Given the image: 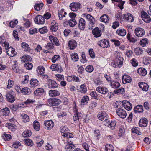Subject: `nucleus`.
I'll return each instance as SVG.
<instances>
[{"instance_id": "obj_37", "label": "nucleus", "mask_w": 151, "mask_h": 151, "mask_svg": "<svg viewBox=\"0 0 151 151\" xmlns=\"http://www.w3.org/2000/svg\"><path fill=\"white\" fill-rule=\"evenodd\" d=\"M43 6V3L37 4L35 5V9L37 11H39L41 9Z\"/></svg>"}, {"instance_id": "obj_17", "label": "nucleus", "mask_w": 151, "mask_h": 151, "mask_svg": "<svg viewBox=\"0 0 151 151\" xmlns=\"http://www.w3.org/2000/svg\"><path fill=\"white\" fill-rule=\"evenodd\" d=\"M148 121L146 118L141 119L139 122V125L140 127H146L147 126Z\"/></svg>"}, {"instance_id": "obj_14", "label": "nucleus", "mask_w": 151, "mask_h": 151, "mask_svg": "<svg viewBox=\"0 0 151 151\" xmlns=\"http://www.w3.org/2000/svg\"><path fill=\"white\" fill-rule=\"evenodd\" d=\"M86 22L85 19L83 18H81L79 20L78 26L81 30L84 29L85 27Z\"/></svg>"}, {"instance_id": "obj_25", "label": "nucleus", "mask_w": 151, "mask_h": 151, "mask_svg": "<svg viewBox=\"0 0 151 151\" xmlns=\"http://www.w3.org/2000/svg\"><path fill=\"white\" fill-rule=\"evenodd\" d=\"M45 69L42 66H39L37 68V71L39 76H42L44 73Z\"/></svg>"}, {"instance_id": "obj_31", "label": "nucleus", "mask_w": 151, "mask_h": 151, "mask_svg": "<svg viewBox=\"0 0 151 151\" xmlns=\"http://www.w3.org/2000/svg\"><path fill=\"white\" fill-rule=\"evenodd\" d=\"M123 59L122 57H119L116 58L115 62L120 67L123 64Z\"/></svg>"}, {"instance_id": "obj_40", "label": "nucleus", "mask_w": 151, "mask_h": 151, "mask_svg": "<svg viewBox=\"0 0 151 151\" xmlns=\"http://www.w3.org/2000/svg\"><path fill=\"white\" fill-rule=\"evenodd\" d=\"M71 58L72 60L75 62L77 61L79 59L78 55L76 53H73L71 55Z\"/></svg>"}, {"instance_id": "obj_61", "label": "nucleus", "mask_w": 151, "mask_h": 151, "mask_svg": "<svg viewBox=\"0 0 151 151\" xmlns=\"http://www.w3.org/2000/svg\"><path fill=\"white\" fill-rule=\"evenodd\" d=\"M90 95L92 97H94L95 99H98L99 98V96L96 92L92 91L90 93Z\"/></svg>"}, {"instance_id": "obj_27", "label": "nucleus", "mask_w": 151, "mask_h": 151, "mask_svg": "<svg viewBox=\"0 0 151 151\" xmlns=\"http://www.w3.org/2000/svg\"><path fill=\"white\" fill-rule=\"evenodd\" d=\"M44 93V90L43 89L40 88L37 89L34 92V94L35 95L37 96L41 95L42 94Z\"/></svg>"}, {"instance_id": "obj_63", "label": "nucleus", "mask_w": 151, "mask_h": 151, "mask_svg": "<svg viewBox=\"0 0 151 151\" xmlns=\"http://www.w3.org/2000/svg\"><path fill=\"white\" fill-rule=\"evenodd\" d=\"M119 2V3L117 4V6L119 7L121 9H122L124 8L123 5L125 3V2L124 1H122Z\"/></svg>"}, {"instance_id": "obj_8", "label": "nucleus", "mask_w": 151, "mask_h": 151, "mask_svg": "<svg viewBox=\"0 0 151 151\" xmlns=\"http://www.w3.org/2000/svg\"><path fill=\"white\" fill-rule=\"evenodd\" d=\"M135 33L136 35L138 37H142L145 34L144 30L142 28H138L135 29Z\"/></svg>"}, {"instance_id": "obj_36", "label": "nucleus", "mask_w": 151, "mask_h": 151, "mask_svg": "<svg viewBox=\"0 0 151 151\" xmlns=\"http://www.w3.org/2000/svg\"><path fill=\"white\" fill-rule=\"evenodd\" d=\"M89 98L88 96H86L83 97L82 99L81 103L82 105H84L87 103L89 100Z\"/></svg>"}, {"instance_id": "obj_7", "label": "nucleus", "mask_w": 151, "mask_h": 151, "mask_svg": "<svg viewBox=\"0 0 151 151\" xmlns=\"http://www.w3.org/2000/svg\"><path fill=\"white\" fill-rule=\"evenodd\" d=\"M34 20L36 23L39 24H43L45 22L44 17L40 15H38L36 17Z\"/></svg>"}, {"instance_id": "obj_48", "label": "nucleus", "mask_w": 151, "mask_h": 151, "mask_svg": "<svg viewBox=\"0 0 151 151\" xmlns=\"http://www.w3.org/2000/svg\"><path fill=\"white\" fill-rule=\"evenodd\" d=\"M124 92V88H121L119 89L118 90H115L114 91V93L115 94H121L123 93Z\"/></svg>"}, {"instance_id": "obj_44", "label": "nucleus", "mask_w": 151, "mask_h": 151, "mask_svg": "<svg viewBox=\"0 0 151 151\" xmlns=\"http://www.w3.org/2000/svg\"><path fill=\"white\" fill-rule=\"evenodd\" d=\"M109 127L112 129H114L115 128L116 122V121H111V122H109Z\"/></svg>"}, {"instance_id": "obj_43", "label": "nucleus", "mask_w": 151, "mask_h": 151, "mask_svg": "<svg viewBox=\"0 0 151 151\" xmlns=\"http://www.w3.org/2000/svg\"><path fill=\"white\" fill-rule=\"evenodd\" d=\"M33 126L34 129L38 131L40 129V125L39 122L37 121H35L33 123Z\"/></svg>"}, {"instance_id": "obj_41", "label": "nucleus", "mask_w": 151, "mask_h": 151, "mask_svg": "<svg viewBox=\"0 0 151 151\" xmlns=\"http://www.w3.org/2000/svg\"><path fill=\"white\" fill-rule=\"evenodd\" d=\"M143 50L141 48L137 47L135 49L134 52L137 55L142 54L143 52Z\"/></svg>"}, {"instance_id": "obj_45", "label": "nucleus", "mask_w": 151, "mask_h": 151, "mask_svg": "<svg viewBox=\"0 0 151 151\" xmlns=\"http://www.w3.org/2000/svg\"><path fill=\"white\" fill-rule=\"evenodd\" d=\"M80 91L83 93H85L87 91V88L84 84L81 85L80 86Z\"/></svg>"}, {"instance_id": "obj_29", "label": "nucleus", "mask_w": 151, "mask_h": 151, "mask_svg": "<svg viewBox=\"0 0 151 151\" xmlns=\"http://www.w3.org/2000/svg\"><path fill=\"white\" fill-rule=\"evenodd\" d=\"M1 111L3 115L8 116L10 112L9 109L7 107H5L2 109Z\"/></svg>"}, {"instance_id": "obj_57", "label": "nucleus", "mask_w": 151, "mask_h": 151, "mask_svg": "<svg viewBox=\"0 0 151 151\" xmlns=\"http://www.w3.org/2000/svg\"><path fill=\"white\" fill-rule=\"evenodd\" d=\"M22 116L24 120V122H28L29 121V117L26 114H22Z\"/></svg>"}, {"instance_id": "obj_52", "label": "nucleus", "mask_w": 151, "mask_h": 151, "mask_svg": "<svg viewBox=\"0 0 151 151\" xmlns=\"http://www.w3.org/2000/svg\"><path fill=\"white\" fill-rule=\"evenodd\" d=\"M132 133H136V134H141V132L139 131V128L136 127L133 128L132 129Z\"/></svg>"}, {"instance_id": "obj_24", "label": "nucleus", "mask_w": 151, "mask_h": 151, "mask_svg": "<svg viewBox=\"0 0 151 151\" xmlns=\"http://www.w3.org/2000/svg\"><path fill=\"white\" fill-rule=\"evenodd\" d=\"M100 20L105 23H107L109 21V17L106 14L103 15L100 18Z\"/></svg>"}, {"instance_id": "obj_23", "label": "nucleus", "mask_w": 151, "mask_h": 151, "mask_svg": "<svg viewBox=\"0 0 151 151\" xmlns=\"http://www.w3.org/2000/svg\"><path fill=\"white\" fill-rule=\"evenodd\" d=\"M124 16L127 20L131 22H132L134 20L133 17L130 13H127L126 14H124Z\"/></svg>"}, {"instance_id": "obj_2", "label": "nucleus", "mask_w": 151, "mask_h": 151, "mask_svg": "<svg viewBox=\"0 0 151 151\" xmlns=\"http://www.w3.org/2000/svg\"><path fill=\"white\" fill-rule=\"evenodd\" d=\"M117 115L121 118L124 119L126 117L127 113L122 108H118L116 110Z\"/></svg>"}, {"instance_id": "obj_15", "label": "nucleus", "mask_w": 151, "mask_h": 151, "mask_svg": "<svg viewBox=\"0 0 151 151\" xmlns=\"http://www.w3.org/2000/svg\"><path fill=\"white\" fill-rule=\"evenodd\" d=\"M69 48L71 50L77 47L76 41L73 40H70L68 43Z\"/></svg>"}, {"instance_id": "obj_19", "label": "nucleus", "mask_w": 151, "mask_h": 151, "mask_svg": "<svg viewBox=\"0 0 151 151\" xmlns=\"http://www.w3.org/2000/svg\"><path fill=\"white\" fill-rule=\"evenodd\" d=\"M49 94L51 97L58 96L60 95V92L57 90H51L49 91Z\"/></svg>"}, {"instance_id": "obj_50", "label": "nucleus", "mask_w": 151, "mask_h": 151, "mask_svg": "<svg viewBox=\"0 0 151 151\" xmlns=\"http://www.w3.org/2000/svg\"><path fill=\"white\" fill-rule=\"evenodd\" d=\"M32 60V58L29 55H27L22 57V60L24 62H25L26 61H31Z\"/></svg>"}, {"instance_id": "obj_51", "label": "nucleus", "mask_w": 151, "mask_h": 151, "mask_svg": "<svg viewBox=\"0 0 151 151\" xmlns=\"http://www.w3.org/2000/svg\"><path fill=\"white\" fill-rule=\"evenodd\" d=\"M106 151H113V147L111 145H107L105 147Z\"/></svg>"}, {"instance_id": "obj_59", "label": "nucleus", "mask_w": 151, "mask_h": 151, "mask_svg": "<svg viewBox=\"0 0 151 151\" xmlns=\"http://www.w3.org/2000/svg\"><path fill=\"white\" fill-rule=\"evenodd\" d=\"M85 70L88 72H91L93 70V68L92 65H89L86 67Z\"/></svg>"}, {"instance_id": "obj_47", "label": "nucleus", "mask_w": 151, "mask_h": 151, "mask_svg": "<svg viewBox=\"0 0 151 151\" xmlns=\"http://www.w3.org/2000/svg\"><path fill=\"white\" fill-rule=\"evenodd\" d=\"M3 139H4L5 140H9L11 138V136L9 134H6L5 133H4L2 136Z\"/></svg>"}, {"instance_id": "obj_54", "label": "nucleus", "mask_w": 151, "mask_h": 151, "mask_svg": "<svg viewBox=\"0 0 151 151\" xmlns=\"http://www.w3.org/2000/svg\"><path fill=\"white\" fill-rule=\"evenodd\" d=\"M81 119L80 116H78V114H76L73 117V119L76 122H78L80 119Z\"/></svg>"}, {"instance_id": "obj_9", "label": "nucleus", "mask_w": 151, "mask_h": 151, "mask_svg": "<svg viewBox=\"0 0 151 151\" xmlns=\"http://www.w3.org/2000/svg\"><path fill=\"white\" fill-rule=\"evenodd\" d=\"M44 124L46 127L45 128L50 129L53 127L54 123L52 120L45 121L44 122Z\"/></svg>"}, {"instance_id": "obj_38", "label": "nucleus", "mask_w": 151, "mask_h": 151, "mask_svg": "<svg viewBox=\"0 0 151 151\" xmlns=\"http://www.w3.org/2000/svg\"><path fill=\"white\" fill-rule=\"evenodd\" d=\"M21 45L23 48L24 49V50L27 51L28 52L30 51V49L28 44L25 42H23L21 44Z\"/></svg>"}, {"instance_id": "obj_34", "label": "nucleus", "mask_w": 151, "mask_h": 151, "mask_svg": "<svg viewBox=\"0 0 151 151\" xmlns=\"http://www.w3.org/2000/svg\"><path fill=\"white\" fill-rule=\"evenodd\" d=\"M30 83L32 86H37L39 83L38 81L36 79H32L30 81Z\"/></svg>"}, {"instance_id": "obj_49", "label": "nucleus", "mask_w": 151, "mask_h": 151, "mask_svg": "<svg viewBox=\"0 0 151 151\" xmlns=\"http://www.w3.org/2000/svg\"><path fill=\"white\" fill-rule=\"evenodd\" d=\"M24 66L26 69L30 70L32 69L33 65L31 63L28 62L25 64Z\"/></svg>"}, {"instance_id": "obj_26", "label": "nucleus", "mask_w": 151, "mask_h": 151, "mask_svg": "<svg viewBox=\"0 0 151 151\" xmlns=\"http://www.w3.org/2000/svg\"><path fill=\"white\" fill-rule=\"evenodd\" d=\"M52 25L51 26L50 29L52 31L55 32L58 29V24L55 22H52L51 23Z\"/></svg>"}, {"instance_id": "obj_62", "label": "nucleus", "mask_w": 151, "mask_h": 151, "mask_svg": "<svg viewBox=\"0 0 151 151\" xmlns=\"http://www.w3.org/2000/svg\"><path fill=\"white\" fill-rule=\"evenodd\" d=\"M60 57L59 55H55L52 59V61L55 63L56 61L58 60V59L60 58Z\"/></svg>"}, {"instance_id": "obj_28", "label": "nucleus", "mask_w": 151, "mask_h": 151, "mask_svg": "<svg viewBox=\"0 0 151 151\" xmlns=\"http://www.w3.org/2000/svg\"><path fill=\"white\" fill-rule=\"evenodd\" d=\"M137 72L139 74L142 76H145L147 73V72L145 69L143 68H141L137 70Z\"/></svg>"}, {"instance_id": "obj_39", "label": "nucleus", "mask_w": 151, "mask_h": 151, "mask_svg": "<svg viewBox=\"0 0 151 151\" xmlns=\"http://www.w3.org/2000/svg\"><path fill=\"white\" fill-rule=\"evenodd\" d=\"M68 23L69 25L72 27H73L77 24L76 21L74 19H70L68 21Z\"/></svg>"}, {"instance_id": "obj_33", "label": "nucleus", "mask_w": 151, "mask_h": 151, "mask_svg": "<svg viewBox=\"0 0 151 151\" xmlns=\"http://www.w3.org/2000/svg\"><path fill=\"white\" fill-rule=\"evenodd\" d=\"M75 146L73 144H68L65 147V149L67 151H70L72 149L75 148Z\"/></svg>"}, {"instance_id": "obj_5", "label": "nucleus", "mask_w": 151, "mask_h": 151, "mask_svg": "<svg viewBox=\"0 0 151 151\" xmlns=\"http://www.w3.org/2000/svg\"><path fill=\"white\" fill-rule=\"evenodd\" d=\"M97 116L99 119L103 121L107 120L108 118L107 114L103 112H99Z\"/></svg>"}, {"instance_id": "obj_30", "label": "nucleus", "mask_w": 151, "mask_h": 151, "mask_svg": "<svg viewBox=\"0 0 151 151\" xmlns=\"http://www.w3.org/2000/svg\"><path fill=\"white\" fill-rule=\"evenodd\" d=\"M110 85L111 87L114 88H117L120 86L119 82L114 81L110 82Z\"/></svg>"}, {"instance_id": "obj_64", "label": "nucleus", "mask_w": 151, "mask_h": 151, "mask_svg": "<svg viewBox=\"0 0 151 151\" xmlns=\"http://www.w3.org/2000/svg\"><path fill=\"white\" fill-rule=\"evenodd\" d=\"M131 63L132 65L134 67H135L138 65V63L137 60L135 58H133L131 60Z\"/></svg>"}, {"instance_id": "obj_22", "label": "nucleus", "mask_w": 151, "mask_h": 151, "mask_svg": "<svg viewBox=\"0 0 151 151\" xmlns=\"http://www.w3.org/2000/svg\"><path fill=\"white\" fill-rule=\"evenodd\" d=\"M96 91L99 93L105 94L108 92V90L106 88L98 87L96 88Z\"/></svg>"}, {"instance_id": "obj_32", "label": "nucleus", "mask_w": 151, "mask_h": 151, "mask_svg": "<svg viewBox=\"0 0 151 151\" xmlns=\"http://www.w3.org/2000/svg\"><path fill=\"white\" fill-rule=\"evenodd\" d=\"M136 113H141L143 111V108L141 105H138L135 108Z\"/></svg>"}, {"instance_id": "obj_11", "label": "nucleus", "mask_w": 151, "mask_h": 151, "mask_svg": "<svg viewBox=\"0 0 151 151\" xmlns=\"http://www.w3.org/2000/svg\"><path fill=\"white\" fill-rule=\"evenodd\" d=\"M52 71H56L59 72H61L62 70L61 66L58 64H53L51 65L50 67Z\"/></svg>"}, {"instance_id": "obj_60", "label": "nucleus", "mask_w": 151, "mask_h": 151, "mask_svg": "<svg viewBox=\"0 0 151 151\" xmlns=\"http://www.w3.org/2000/svg\"><path fill=\"white\" fill-rule=\"evenodd\" d=\"M86 18L92 23H94V18L90 14H88L86 16Z\"/></svg>"}, {"instance_id": "obj_18", "label": "nucleus", "mask_w": 151, "mask_h": 151, "mask_svg": "<svg viewBox=\"0 0 151 151\" xmlns=\"http://www.w3.org/2000/svg\"><path fill=\"white\" fill-rule=\"evenodd\" d=\"M132 81L131 78L129 76L124 75L122 78V81L124 84L130 82Z\"/></svg>"}, {"instance_id": "obj_42", "label": "nucleus", "mask_w": 151, "mask_h": 151, "mask_svg": "<svg viewBox=\"0 0 151 151\" xmlns=\"http://www.w3.org/2000/svg\"><path fill=\"white\" fill-rule=\"evenodd\" d=\"M24 141L25 144L29 146H31L33 145V141L29 139H25Z\"/></svg>"}, {"instance_id": "obj_16", "label": "nucleus", "mask_w": 151, "mask_h": 151, "mask_svg": "<svg viewBox=\"0 0 151 151\" xmlns=\"http://www.w3.org/2000/svg\"><path fill=\"white\" fill-rule=\"evenodd\" d=\"M49 39L53 45H59V44L58 43L59 41L56 37L50 35L49 36Z\"/></svg>"}, {"instance_id": "obj_46", "label": "nucleus", "mask_w": 151, "mask_h": 151, "mask_svg": "<svg viewBox=\"0 0 151 151\" xmlns=\"http://www.w3.org/2000/svg\"><path fill=\"white\" fill-rule=\"evenodd\" d=\"M116 32L119 35L122 36H124L126 34V31L124 29L118 30Z\"/></svg>"}, {"instance_id": "obj_4", "label": "nucleus", "mask_w": 151, "mask_h": 151, "mask_svg": "<svg viewBox=\"0 0 151 151\" xmlns=\"http://www.w3.org/2000/svg\"><path fill=\"white\" fill-rule=\"evenodd\" d=\"M81 4L78 3H72L70 5V9L73 11H77L80 8Z\"/></svg>"}, {"instance_id": "obj_53", "label": "nucleus", "mask_w": 151, "mask_h": 151, "mask_svg": "<svg viewBox=\"0 0 151 151\" xmlns=\"http://www.w3.org/2000/svg\"><path fill=\"white\" fill-rule=\"evenodd\" d=\"M39 30L41 34H44L46 33L48 31L47 27L45 26L40 28Z\"/></svg>"}, {"instance_id": "obj_58", "label": "nucleus", "mask_w": 151, "mask_h": 151, "mask_svg": "<svg viewBox=\"0 0 151 151\" xmlns=\"http://www.w3.org/2000/svg\"><path fill=\"white\" fill-rule=\"evenodd\" d=\"M12 68L13 70L16 73L18 72L19 71V69L17 66V65L15 62L14 64L12 65Z\"/></svg>"}, {"instance_id": "obj_20", "label": "nucleus", "mask_w": 151, "mask_h": 151, "mask_svg": "<svg viewBox=\"0 0 151 151\" xmlns=\"http://www.w3.org/2000/svg\"><path fill=\"white\" fill-rule=\"evenodd\" d=\"M6 53L9 56L12 57L15 54L14 49L12 47L9 48L7 50Z\"/></svg>"}, {"instance_id": "obj_21", "label": "nucleus", "mask_w": 151, "mask_h": 151, "mask_svg": "<svg viewBox=\"0 0 151 151\" xmlns=\"http://www.w3.org/2000/svg\"><path fill=\"white\" fill-rule=\"evenodd\" d=\"M48 82V87L50 88L57 87L58 85L55 81L51 80H49Z\"/></svg>"}, {"instance_id": "obj_6", "label": "nucleus", "mask_w": 151, "mask_h": 151, "mask_svg": "<svg viewBox=\"0 0 151 151\" xmlns=\"http://www.w3.org/2000/svg\"><path fill=\"white\" fill-rule=\"evenodd\" d=\"M49 104L51 106H57L60 104V101L58 99H50L48 100Z\"/></svg>"}, {"instance_id": "obj_35", "label": "nucleus", "mask_w": 151, "mask_h": 151, "mask_svg": "<svg viewBox=\"0 0 151 151\" xmlns=\"http://www.w3.org/2000/svg\"><path fill=\"white\" fill-rule=\"evenodd\" d=\"M22 93L24 95L30 93V89L27 87H24L20 90Z\"/></svg>"}, {"instance_id": "obj_12", "label": "nucleus", "mask_w": 151, "mask_h": 151, "mask_svg": "<svg viewBox=\"0 0 151 151\" xmlns=\"http://www.w3.org/2000/svg\"><path fill=\"white\" fill-rule=\"evenodd\" d=\"M122 103L124 107L128 111L131 110L132 107L131 104L127 101H123Z\"/></svg>"}, {"instance_id": "obj_3", "label": "nucleus", "mask_w": 151, "mask_h": 151, "mask_svg": "<svg viewBox=\"0 0 151 151\" xmlns=\"http://www.w3.org/2000/svg\"><path fill=\"white\" fill-rule=\"evenodd\" d=\"M141 16L142 19L146 23H149L151 21V19L147 13L144 12L142 11L141 12Z\"/></svg>"}, {"instance_id": "obj_56", "label": "nucleus", "mask_w": 151, "mask_h": 151, "mask_svg": "<svg viewBox=\"0 0 151 151\" xmlns=\"http://www.w3.org/2000/svg\"><path fill=\"white\" fill-rule=\"evenodd\" d=\"M23 135L24 137H29L31 135V131L27 130L24 131L23 133Z\"/></svg>"}, {"instance_id": "obj_10", "label": "nucleus", "mask_w": 151, "mask_h": 151, "mask_svg": "<svg viewBox=\"0 0 151 151\" xmlns=\"http://www.w3.org/2000/svg\"><path fill=\"white\" fill-rule=\"evenodd\" d=\"M98 44L99 46L103 48H107L109 46L108 41L106 39L100 40Z\"/></svg>"}, {"instance_id": "obj_13", "label": "nucleus", "mask_w": 151, "mask_h": 151, "mask_svg": "<svg viewBox=\"0 0 151 151\" xmlns=\"http://www.w3.org/2000/svg\"><path fill=\"white\" fill-rule=\"evenodd\" d=\"M92 33L94 37L97 38L101 36V31L98 27H96L92 30Z\"/></svg>"}, {"instance_id": "obj_1", "label": "nucleus", "mask_w": 151, "mask_h": 151, "mask_svg": "<svg viewBox=\"0 0 151 151\" xmlns=\"http://www.w3.org/2000/svg\"><path fill=\"white\" fill-rule=\"evenodd\" d=\"M15 96L14 93L12 91H9L6 95L8 101L10 102H13L15 101Z\"/></svg>"}, {"instance_id": "obj_55", "label": "nucleus", "mask_w": 151, "mask_h": 151, "mask_svg": "<svg viewBox=\"0 0 151 151\" xmlns=\"http://www.w3.org/2000/svg\"><path fill=\"white\" fill-rule=\"evenodd\" d=\"M148 42V41L147 39L145 38L142 39L140 42V44L142 46H145L146 45V44H147Z\"/></svg>"}]
</instances>
